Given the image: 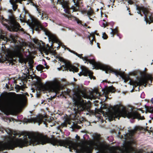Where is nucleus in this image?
Returning a JSON list of instances; mask_svg holds the SVG:
<instances>
[{
	"instance_id": "6e6552de",
	"label": "nucleus",
	"mask_w": 153,
	"mask_h": 153,
	"mask_svg": "<svg viewBox=\"0 0 153 153\" xmlns=\"http://www.w3.org/2000/svg\"><path fill=\"white\" fill-rule=\"evenodd\" d=\"M61 87L60 83L56 80L48 82L43 86L44 90L55 93L59 92Z\"/></svg>"
},
{
	"instance_id": "7ed1b4c3",
	"label": "nucleus",
	"mask_w": 153,
	"mask_h": 153,
	"mask_svg": "<svg viewBox=\"0 0 153 153\" xmlns=\"http://www.w3.org/2000/svg\"><path fill=\"white\" fill-rule=\"evenodd\" d=\"M1 98L10 111L15 110L18 102V94L14 92H5L2 93Z\"/></svg>"
},
{
	"instance_id": "72a5a7b5",
	"label": "nucleus",
	"mask_w": 153,
	"mask_h": 153,
	"mask_svg": "<svg viewBox=\"0 0 153 153\" xmlns=\"http://www.w3.org/2000/svg\"><path fill=\"white\" fill-rule=\"evenodd\" d=\"M76 138L77 140H79L80 139L79 136H78L77 135H76Z\"/></svg>"
},
{
	"instance_id": "4be33fe9",
	"label": "nucleus",
	"mask_w": 153,
	"mask_h": 153,
	"mask_svg": "<svg viewBox=\"0 0 153 153\" xmlns=\"http://www.w3.org/2000/svg\"><path fill=\"white\" fill-rule=\"evenodd\" d=\"M84 149L85 153H92L93 148L90 146H87Z\"/></svg>"
},
{
	"instance_id": "3c124183",
	"label": "nucleus",
	"mask_w": 153,
	"mask_h": 153,
	"mask_svg": "<svg viewBox=\"0 0 153 153\" xmlns=\"http://www.w3.org/2000/svg\"><path fill=\"white\" fill-rule=\"evenodd\" d=\"M34 42H35V43H36V42H35V41H34Z\"/></svg>"
},
{
	"instance_id": "864d4df0",
	"label": "nucleus",
	"mask_w": 153,
	"mask_h": 153,
	"mask_svg": "<svg viewBox=\"0 0 153 153\" xmlns=\"http://www.w3.org/2000/svg\"><path fill=\"white\" fill-rule=\"evenodd\" d=\"M120 132H119V134H120Z\"/></svg>"
},
{
	"instance_id": "7c9ffc66",
	"label": "nucleus",
	"mask_w": 153,
	"mask_h": 153,
	"mask_svg": "<svg viewBox=\"0 0 153 153\" xmlns=\"http://www.w3.org/2000/svg\"><path fill=\"white\" fill-rule=\"evenodd\" d=\"M5 114L7 115H8L10 114V112L8 110H7L5 111Z\"/></svg>"
},
{
	"instance_id": "58836bf2",
	"label": "nucleus",
	"mask_w": 153,
	"mask_h": 153,
	"mask_svg": "<svg viewBox=\"0 0 153 153\" xmlns=\"http://www.w3.org/2000/svg\"><path fill=\"white\" fill-rule=\"evenodd\" d=\"M30 68H32L33 67V65H30Z\"/></svg>"
},
{
	"instance_id": "8fccbe9b",
	"label": "nucleus",
	"mask_w": 153,
	"mask_h": 153,
	"mask_svg": "<svg viewBox=\"0 0 153 153\" xmlns=\"http://www.w3.org/2000/svg\"><path fill=\"white\" fill-rule=\"evenodd\" d=\"M97 34V35H99V34H98V33H97V34Z\"/></svg>"
},
{
	"instance_id": "423d86ee",
	"label": "nucleus",
	"mask_w": 153,
	"mask_h": 153,
	"mask_svg": "<svg viewBox=\"0 0 153 153\" xmlns=\"http://www.w3.org/2000/svg\"><path fill=\"white\" fill-rule=\"evenodd\" d=\"M30 27L33 30H35L39 32L43 30L45 34L48 37L49 40L51 41L53 43L58 42V40L56 37L47 29L44 28L39 21H33L30 24Z\"/></svg>"
},
{
	"instance_id": "c85d7f7f",
	"label": "nucleus",
	"mask_w": 153,
	"mask_h": 153,
	"mask_svg": "<svg viewBox=\"0 0 153 153\" xmlns=\"http://www.w3.org/2000/svg\"><path fill=\"white\" fill-rule=\"evenodd\" d=\"M102 38L105 39H107L108 38V36L105 33H103L102 34Z\"/></svg>"
},
{
	"instance_id": "5fc2aeb1",
	"label": "nucleus",
	"mask_w": 153,
	"mask_h": 153,
	"mask_svg": "<svg viewBox=\"0 0 153 153\" xmlns=\"http://www.w3.org/2000/svg\"><path fill=\"white\" fill-rule=\"evenodd\" d=\"M12 36H11V38H12ZM13 37H12V38H13Z\"/></svg>"
},
{
	"instance_id": "37998d69",
	"label": "nucleus",
	"mask_w": 153,
	"mask_h": 153,
	"mask_svg": "<svg viewBox=\"0 0 153 153\" xmlns=\"http://www.w3.org/2000/svg\"><path fill=\"white\" fill-rule=\"evenodd\" d=\"M121 139L123 138V136H122H122H121Z\"/></svg>"
},
{
	"instance_id": "2f4dec72",
	"label": "nucleus",
	"mask_w": 153,
	"mask_h": 153,
	"mask_svg": "<svg viewBox=\"0 0 153 153\" xmlns=\"http://www.w3.org/2000/svg\"><path fill=\"white\" fill-rule=\"evenodd\" d=\"M76 21L77 22L78 24H81V23H82L81 21L79 20L78 19H76Z\"/></svg>"
},
{
	"instance_id": "f03ea898",
	"label": "nucleus",
	"mask_w": 153,
	"mask_h": 153,
	"mask_svg": "<svg viewBox=\"0 0 153 153\" xmlns=\"http://www.w3.org/2000/svg\"><path fill=\"white\" fill-rule=\"evenodd\" d=\"M66 49L70 52L76 55L80 59L84 61L89 62L92 64L94 68L97 69H100L105 71L106 73H112L114 74L116 76L120 75L123 78H126V76L124 73H121L118 71L111 68L109 66L102 64L100 63L96 62L94 59H89L88 56H85V57L82 56V54H79L75 51L72 50L68 48H66Z\"/></svg>"
},
{
	"instance_id": "ddd939ff",
	"label": "nucleus",
	"mask_w": 153,
	"mask_h": 153,
	"mask_svg": "<svg viewBox=\"0 0 153 153\" xmlns=\"http://www.w3.org/2000/svg\"><path fill=\"white\" fill-rule=\"evenodd\" d=\"M44 118V117L42 115H39L37 116L36 117L30 119L24 118L23 121L26 123H38V125L39 126L43 122H44L43 120Z\"/></svg>"
},
{
	"instance_id": "1a4fd4ad",
	"label": "nucleus",
	"mask_w": 153,
	"mask_h": 153,
	"mask_svg": "<svg viewBox=\"0 0 153 153\" xmlns=\"http://www.w3.org/2000/svg\"><path fill=\"white\" fill-rule=\"evenodd\" d=\"M152 77L149 75H147L146 77H137V80H131L130 82V85H132L134 88L137 86H139L143 85L145 87L149 80H152Z\"/></svg>"
},
{
	"instance_id": "6e6d98bb",
	"label": "nucleus",
	"mask_w": 153,
	"mask_h": 153,
	"mask_svg": "<svg viewBox=\"0 0 153 153\" xmlns=\"http://www.w3.org/2000/svg\"><path fill=\"white\" fill-rule=\"evenodd\" d=\"M12 36H11V38H12ZM13 37H12V38H13Z\"/></svg>"
},
{
	"instance_id": "c756f323",
	"label": "nucleus",
	"mask_w": 153,
	"mask_h": 153,
	"mask_svg": "<svg viewBox=\"0 0 153 153\" xmlns=\"http://www.w3.org/2000/svg\"><path fill=\"white\" fill-rule=\"evenodd\" d=\"M137 75V71H134L131 73V75L133 76H136Z\"/></svg>"
},
{
	"instance_id": "c03bdc74",
	"label": "nucleus",
	"mask_w": 153,
	"mask_h": 153,
	"mask_svg": "<svg viewBox=\"0 0 153 153\" xmlns=\"http://www.w3.org/2000/svg\"><path fill=\"white\" fill-rule=\"evenodd\" d=\"M129 15H132V14H131L130 13H129Z\"/></svg>"
},
{
	"instance_id": "393cba45",
	"label": "nucleus",
	"mask_w": 153,
	"mask_h": 153,
	"mask_svg": "<svg viewBox=\"0 0 153 153\" xmlns=\"http://www.w3.org/2000/svg\"><path fill=\"white\" fill-rule=\"evenodd\" d=\"M90 35L93 37V39L91 40L89 38V39L90 40V44L91 45H93V42L94 40V39L95 38V34L94 33H92L91 34H90Z\"/></svg>"
},
{
	"instance_id": "a211bd4d",
	"label": "nucleus",
	"mask_w": 153,
	"mask_h": 153,
	"mask_svg": "<svg viewBox=\"0 0 153 153\" xmlns=\"http://www.w3.org/2000/svg\"><path fill=\"white\" fill-rule=\"evenodd\" d=\"M37 10L39 13V14L40 15H41V18L42 19H47L48 16L44 12L42 11L41 9L39 8H37Z\"/></svg>"
},
{
	"instance_id": "c9c22d12",
	"label": "nucleus",
	"mask_w": 153,
	"mask_h": 153,
	"mask_svg": "<svg viewBox=\"0 0 153 153\" xmlns=\"http://www.w3.org/2000/svg\"><path fill=\"white\" fill-rule=\"evenodd\" d=\"M130 142L129 141H128L126 143H125V145H127V144H128L129 145H130Z\"/></svg>"
},
{
	"instance_id": "4468645a",
	"label": "nucleus",
	"mask_w": 153,
	"mask_h": 153,
	"mask_svg": "<svg viewBox=\"0 0 153 153\" xmlns=\"http://www.w3.org/2000/svg\"><path fill=\"white\" fill-rule=\"evenodd\" d=\"M84 109V106L81 104H76L74 108V118L75 120H80L79 115L81 112Z\"/></svg>"
},
{
	"instance_id": "b1692460",
	"label": "nucleus",
	"mask_w": 153,
	"mask_h": 153,
	"mask_svg": "<svg viewBox=\"0 0 153 153\" xmlns=\"http://www.w3.org/2000/svg\"><path fill=\"white\" fill-rule=\"evenodd\" d=\"M44 68V67L41 65H39L36 67V69L38 71H42Z\"/></svg>"
},
{
	"instance_id": "e433bc0d",
	"label": "nucleus",
	"mask_w": 153,
	"mask_h": 153,
	"mask_svg": "<svg viewBox=\"0 0 153 153\" xmlns=\"http://www.w3.org/2000/svg\"><path fill=\"white\" fill-rule=\"evenodd\" d=\"M110 1L111 2H113V3H114V2L115 1V0H110Z\"/></svg>"
},
{
	"instance_id": "49530a36",
	"label": "nucleus",
	"mask_w": 153,
	"mask_h": 153,
	"mask_svg": "<svg viewBox=\"0 0 153 153\" xmlns=\"http://www.w3.org/2000/svg\"><path fill=\"white\" fill-rule=\"evenodd\" d=\"M129 8H127V10H129Z\"/></svg>"
},
{
	"instance_id": "4c0bfd02",
	"label": "nucleus",
	"mask_w": 153,
	"mask_h": 153,
	"mask_svg": "<svg viewBox=\"0 0 153 153\" xmlns=\"http://www.w3.org/2000/svg\"><path fill=\"white\" fill-rule=\"evenodd\" d=\"M151 101L152 102V103L153 104V98H152L151 100Z\"/></svg>"
},
{
	"instance_id": "603ef678",
	"label": "nucleus",
	"mask_w": 153,
	"mask_h": 153,
	"mask_svg": "<svg viewBox=\"0 0 153 153\" xmlns=\"http://www.w3.org/2000/svg\"><path fill=\"white\" fill-rule=\"evenodd\" d=\"M33 92H34V90L33 91Z\"/></svg>"
},
{
	"instance_id": "09e8293b",
	"label": "nucleus",
	"mask_w": 153,
	"mask_h": 153,
	"mask_svg": "<svg viewBox=\"0 0 153 153\" xmlns=\"http://www.w3.org/2000/svg\"><path fill=\"white\" fill-rule=\"evenodd\" d=\"M138 89L139 90V87L138 88Z\"/></svg>"
},
{
	"instance_id": "f257e3e1",
	"label": "nucleus",
	"mask_w": 153,
	"mask_h": 153,
	"mask_svg": "<svg viewBox=\"0 0 153 153\" xmlns=\"http://www.w3.org/2000/svg\"><path fill=\"white\" fill-rule=\"evenodd\" d=\"M23 138V139H17L14 141L7 143V145L9 149H13L17 147L22 148L27 146L31 143L33 145L50 143L53 146L59 145L65 147L68 146L71 152H72V148L73 149H75L73 142L71 140H58L55 138H51L46 135L37 132L30 133L24 136Z\"/></svg>"
},
{
	"instance_id": "a19ab883",
	"label": "nucleus",
	"mask_w": 153,
	"mask_h": 153,
	"mask_svg": "<svg viewBox=\"0 0 153 153\" xmlns=\"http://www.w3.org/2000/svg\"><path fill=\"white\" fill-rule=\"evenodd\" d=\"M12 39L13 41H15V39H14V38H13V37L12 38Z\"/></svg>"
},
{
	"instance_id": "a18cd8bd",
	"label": "nucleus",
	"mask_w": 153,
	"mask_h": 153,
	"mask_svg": "<svg viewBox=\"0 0 153 153\" xmlns=\"http://www.w3.org/2000/svg\"><path fill=\"white\" fill-rule=\"evenodd\" d=\"M124 0H120V1H123Z\"/></svg>"
},
{
	"instance_id": "f704fd0d",
	"label": "nucleus",
	"mask_w": 153,
	"mask_h": 153,
	"mask_svg": "<svg viewBox=\"0 0 153 153\" xmlns=\"http://www.w3.org/2000/svg\"><path fill=\"white\" fill-rule=\"evenodd\" d=\"M97 44L98 48H100V44L99 43H97Z\"/></svg>"
},
{
	"instance_id": "79ce46f5",
	"label": "nucleus",
	"mask_w": 153,
	"mask_h": 153,
	"mask_svg": "<svg viewBox=\"0 0 153 153\" xmlns=\"http://www.w3.org/2000/svg\"><path fill=\"white\" fill-rule=\"evenodd\" d=\"M126 134H125V137H126ZM125 140H126V137L125 138Z\"/></svg>"
},
{
	"instance_id": "2eb2a0df",
	"label": "nucleus",
	"mask_w": 153,
	"mask_h": 153,
	"mask_svg": "<svg viewBox=\"0 0 153 153\" xmlns=\"http://www.w3.org/2000/svg\"><path fill=\"white\" fill-rule=\"evenodd\" d=\"M86 96L85 91L82 90H79L75 91L73 95V98L75 100H79L82 97L85 98Z\"/></svg>"
},
{
	"instance_id": "aec40b11",
	"label": "nucleus",
	"mask_w": 153,
	"mask_h": 153,
	"mask_svg": "<svg viewBox=\"0 0 153 153\" xmlns=\"http://www.w3.org/2000/svg\"><path fill=\"white\" fill-rule=\"evenodd\" d=\"M142 130H143L145 131L146 130L143 128L142 127L140 126H136L135 127L134 129L132 131V133L134 134L138 131H141Z\"/></svg>"
},
{
	"instance_id": "13d9d810",
	"label": "nucleus",
	"mask_w": 153,
	"mask_h": 153,
	"mask_svg": "<svg viewBox=\"0 0 153 153\" xmlns=\"http://www.w3.org/2000/svg\"><path fill=\"white\" fill-rule=\"evenodd\" d=\"M120 38L121 39V37H120Z\"/></svg>"
},
{
	"instance_id": "cd10ccee",
	"label": "nucleus",
	"mask_w": 153,
	"mask_h": 153,
	"mask_svg": "<svg viewBox=\"0 0 153 153\" xmlns=\"http://www.w3.org/2000/svg\"><path fill=\"white\" fill-rule=\"evenodd\" d=\"M103 21L104 22L102 23V26H103L104 27H105L107 26H108V23L106 22L105 21V20H103Z\"/></svg>"
},
{
	"instance_id": "0eeeda50",
	"label": "nucleus",
	"mask_w": 153,
	"mask_h": 153,
	"mask_svg": "<svg viewBox=\"0 0 153 153\" xmlns=\"http://www.w3.org/2000/svg\"><path fill=\"white\" fill-rule=\"evenodd\" d=\"M73 0L74 3V6H72L71 7H70L69 3L68 1L64 0H57V1L61 4L65 13L70 14L71 12L73 13V12L78 10L79 8V4L81 1V0Z\"/></svg>"
},
{
	"instance_id": "9b49d317",
	"label": "nucleus",
	"mask_w": 153,
	"mask_h": 153,
	"mask_svg": "<svg viewBox=\"0 0 153 153\" xmlns=\"http://www.w3.org/2000/svg\"><path fill=\"white\" fill-rule=\"evenodd\" d=\"M22 51L23 50L21 47L18 45H16L12 51L13 56L14 57L18 58L19 61L21 63H23L25 60L22 53Z\"/></svg>"
},
{
	"instance_id": "39448f33",
	"label": "nucleus",
	"mask_w": 153,
	"mask_h": 153,
	"mask_svg": "<svg viewBox=\"0 0 153 153\" xmlns=\"http://www.w3.org/2000/svg\"><path fill=\"white\" fill-rule=\"evenodd\" d=\"M8 12L11 13V15L8 16V19H5L2 17L3 25L5 26L10 31L17 32L20 30L21 27L18 22L13 14V11L12 10H9Z\"/></svg>"
},
{
	"instance_id": "f8f14e48",
	"label": "nucleus",
	"mask_w": 153,
	"mask_h": 153,
	"mask_svg": "<svg viewBox=\"0 0 153 153\" xmlns=\"http://www.w3.org/2000/svg\"><path fill=\"white\" fill-rule=\"evenodd\" d=\"M59 61L63 62L64 64V65H62L61 67V68L63 67L65 70H69L70 71H73L74 73L78 72V68L75 66L72 65L68 61L66 60L61 57H59Z\"/></svg>"
},
{
	"instance_id": "412c9836",
	"label": "nucleus",
	"mask_w": 153,
	"mask_h": 153,
	"mask_svg": "<svg viewBox=\"0 0 153 153\" xmlns=\"http://www.w3.org/2000/svg\"><path fill=\"white\" fill-rule=\"evenodd\" d=\"M82 12L84 13H87V15L88 16H91L94 13V12L93 10H92L91 7H90V10L88 11L86 10H83Z\"/></svg>"
},
{
	"instance_id": "20e7f679",
	"label": "nucleus",
	"mask_w": 153,
	"mask_h": 153,
	"mask_svg": "<svg viewBox=\"0 0 153 153\" xmlns=\"http://www.w3.org/2000/svg\"><path fill=\"white\" fill-rule=\"evenodd\" d=\"M121 117H127L133 119H137L142 120L145 119L144 117H141L140 114L137 111L129 112L126 110H122L121 111H114L109 117V119L111 121L115 118H118L119 120Z\"/></svg>"
},
{
	"instance_id": "473e14b6",
	"label": "nucleus",
	"mask_w": 153,
	"mask_h": 153,
	"mask_svg": "<svg viewBox=\"0 0 153 153\" xmlns=\"http://www.w3.org/2000/svg\"><path fill=\"white\" fill-rule=\"evenodd\" d=\"M4 38H5L6 39H7L6 38L4 37L2 35H1V38H0L1 39H2V40H5V39H4Z\"/></svg>"
},
{
	"instance_id": "4d7b16f0",
	"label": "nucleus",
	"mask_w": 153,
	"mask_h": 153,
	"mask_svg": "<svg viewBox=\"0 0 153 153\" xmlns=\"http://www.w3.org/2000/svg\"><path fill=\"white\" fill-rule=\"evenodd\" d=\"M128 78H129V76H128Z\"/></svg>"
},
{
	"instance_id": "5701e85b",
	"label": "nucleus",
	"mask_w": 153,
	"mask_h": 153,
	"mask_svg": "<svg viewBox=\"0 0 153 153\" xmlns=\"http://www.w3.org/2000/svg\"><path fill=\"white\" fill-rule=\"evenodd\" d=\"M112 31L111 32V34L112 35V36L114 37V35L117 34L118 36H119V34L118 33V30L117 28L112 29L111 28Z\"/></svg>"
},
{
	"instance_id": "a878e982",
	"label": "nucleus",
	"mask_w": 153,
	"mask_h": 153,
	"mask_svg": "<svg viewBox=\"0 0 153 153\" xmlns=\"http://www.w3.org/2000/svg\"><path fill=\"white\" fill-rule=\"evenodd\" d=\"M146 108V110L149 112L152 113L153 112V108L150 106H147Z\"/></svg>"
},
{
	"instance_id": "dca6fc26",
	"label": "nucleus",
	"mask_w": 153,
	"mask_h": 153,
	"mask_svg": "<svg viewBox=\"0 0 153 153\" xmlns=\"http://www.w3.org/2000/svg\"><path fill=\"white\" fill-rule=\"evenodd\" d=\"M93 73L91 71L88 70L87 68H85L82 69V72L79 74V76H81L84 75L85 76H88L89 78L91 79L93 78L94 79H95V77L93 76Z\"/></svg>"
},
{
	"instance_id": "9d476101",
	"label": "nucleus",
	"mask_w": 153,
	"mask_h": 153,
	"mask_svg": "<svg viewBox=\"0 0 153 153\" xmlns=\"http://www.w3.org/2000/svg\"><path fill=\"white\" fill-rule=\"evenodd\" d=\"M136 9L138 11L137 13L140 14L141 16H143L141 12H143L144 14L145 20L146 23H148L149 24L153 22V13L151 16H149V19L147 17V15L149 12L147 9L144 7H141L138 5H136Z\"/></svg>"
},
{
	"instance_id": "bb28decb",
	"label": "nucleus",
	"mask_w": 153,
	"mask_h": 153,
	"mask_svg": "<svg viewBox=\"0 0 153 153\" xmlns=\"http://www.w3.org/2000/svg\"><path fill=\"white\" fill-rule=\"evenodd\" d=\"M108 89L112 92H114L115 91V89L113 86L109 87Z\"/></svg>"
},
{
	"instance_id": "f3484780",
	"label": "nucleus",
	"mask_w": 153,
	"mask_h": 153,
	"mask_svg": "<svg viewBox=\"0 0 153 153\" xmlns=\"http://www.w3.org/2000/svg\"><path fill=\"white\" fill-rule=\"evenodd\" d=\"M13 57L10 56L6 55L5 57H1L0 59V62L1 63L5 62L6 63H11L13 62Z\"/></svg>"
},
{
	"instance_id": "de8ad7c7",
	"label": "nucleus",
	"mask_w": 153,
	"mask_h": 153,
	"mask_svg": "<svg viewBox=\"0 0 153 153\" xmlns=\"http://www.w3.org/2000/svg\"><path fill=\"white\" fill-rule=\"evenodd\" d=\"M63 67H62L61 68H59L60 69H60V70H61V69H62V68Z\"/></svg>"
},
{
	"instance_id": "6ab92c4d",
	"label": "nucleus",
	"mask_w": 153,
	"mask_h": 153,
	"mask_svg": "<svg viewBox=\"0 0 153 153\" xmlns=\"http://www.w3.org/2000/svg\"><path fill=\"white\" fill-rule=\"evenodd\" d=\"M94 138L96 142V143H95V145L97 147V143H100V140L101 138V135L100 134H96L94 135Z\"/></svg>"
},
{
	"instance_id": "ea45409f",
	"label": "nucleus",
	"mask_w": 153,
	"mask_h": 153,
	"mask_svg": "<svg viewBox=\"0 0 153 153\" xmlns=\"http://www.w3.org/2000/svg\"><path fill=\"white\" fill-rule=\"evenodd\" d=\"M103 82H108L109 83V82H108L107 80H104L103 81Z\"/></svg>"
}]
</instances>
